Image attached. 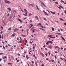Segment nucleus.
<instances>
[{
    "label": "nucleus",
    "mask_w": 66,
    "mask_h": 66,
    "mask_svg": "<svg viewBox=\"0 0 66 66\" xmlns=\"http://www.w3.org/2000/svg\"><path fill=\"white\" fill-rule=\"evenodd\" d=\"M4 2L5 3H8V4H10L11 3V2L7 0H4Z\"/></svg>",
    "instance_id": "1"
},
{
    "label": "nucleus",
    "mask_w": 66,
    "mask_h": 66,
    "mask_svg": "<svg viewBox=\"0 0 66 66\" xmlns=\"http://www.w3.org/2000/svg\"><path fill=\"white\" fill-rule=\"evenodd\" d=\"M28 4L29 6H31L32 7H34V5L33 4H32L30 3H28Z\"/></svg>",
    "instance_id": "2"
},
{
    "label": "nucleus",
    "mask_w": 66,
    "mask_h": 66,
    "mask_svg": "<svg viewBox=\"0 0 66 66\" xmlns=\"http://www.w3.org/2000/svg\"><path fill=\"white\" fill-rule=\"evenodd\" d=\"M43 12L44 13L45 15H47V16H49V15H48V14L47 13H46V12L45 11H44V10L43 11Z\"/></svg>",
    "instance_id": "3"
},
{
    "label": "nucleus",
    "mask_w": 66,
    "mask_h": 66,
    "mask_svg": "<svg viewBox=\"0 0 66 66\" xmlns=\"http://www.w3.org/2000/svg\"><path fill=\"white\" fill-rule=\"evenodd\" d=\"M54 48L55 49H56V48H58V49H60V47H59L58 46H54Z\"/></svg>",
    "instance_id": "4"
},
{
    "label": "nucleus",
    "mask_w": 66,
    "mask_h": 66,
    "mask_svg": "<svg viewBox=\"0 0 66 66\" xmlns=\"http://www.w3.org/2000/svg\"><path fill=\"white\" fill-rule=\"evenodd\" d=\"M24 10L26 12V15H28L27 14V13H28V11H27V10H26V9H24Z\"/></svg>",
    "instance_id": "5"
},
{
    "label": "nucleus",
    "mask_w": 66,
    "mask_h": 66,
    "mask_svg": "<svg viewBox=\"0 0 66 66\" xmlns=\"http://www.w3.org/2000/svg\"><path fill=\"white\" fill-rule=\"evenodd\" d=\"M53 36V35H49L47 36V37H52Z\"/></svg>",
    "instance_id": "6"
},
{
    "label": "nucleus",
    "mask_w": 66,
    "mask_h": 66,
    "mask_svg": "<svg viewBox=\"0 0 66 66\" xmlns=\"http://www.w3.org/2000/svg\"><path fill=\"white\" fill-rule=\"evenodd\" d=\"M41 4H42V5H44V6H45V7H46V6L45 5V4H44V3H43V2H42Z\"/></svg>",
    "instance_id": "7"
},
{
    "label": "nucleus",
    "mask_w": 66,
    "mask_h": 66,
    "mask_svg": "<svg viewBox=\"0 0 66 66\" xmlns=\"http://www.w3.org/2000/svg\"><path fill=\"white\" fill-rule=\"evenodd\" d=\"M48 47L49 48H50V49H52V47L51 46H48Z\"/></svg>",
    "instance_id": "8"
},
{
    "label": "nucleus",
    "mask_w": 66,
    "mask_h": 66,
    "mask_svg": "<svg viewBox=\"0 0 66 66\" xmlns=\"http://www.w3.org/2000/svg\"><path fill=\"white\" fill-rule=\"evenodd\" d=\"M35 18L36 19H37V20H38V16H36Z\"/></svg>",
    "instance_id": "9"
},
{
    "label": "nucleus",
    "mask_w": 66,
    "mask_h": 66,
    "mask_svg": "<svg viewBox=\"0 0 66 66\" xmlns=\"http://www.w3.org/2000/svg\"><path fill=\"white\" fill-rule=\"evenodd\" d=\"M51 13H52V14H55V12H53L52 11H50Z\"/></svg>",
    "instance_id": "10"
},
{
    "label": "nucleus",
    "mask_w": 66,
    "mask_h": 66,
    "mask_svg": "<svg viewBox=\"0 0 66 66\" xmlns=\"http://www.w3.org/2000/svg\"><path fill=\"white\" fill-rule=\"evenodd\" d=\"M61 37L62 38V40H63L64 41H65V39L64 38H63L62 36H61Z\"/></svg>",
    "instance_id": "11"
},
{
    "label": "nucleus",
    "mask_w": 66,
    "mask_h": 66,
    "mask_svg": "<svg viewBox=\"0 0 66 66\" xmlns=\"http://www.w3.org/2000/svg\"><path fill=\"white\" fill-rule=\"evenodd\" d=\"M7 9H8L9 10V12H11V9L10 8H8Z\"/></svg>",
    "instance_id": "12"
},
{
    "label": "nucleus",
    "mask_w": 66,
    "mask_h": 66,
    "mask_svg": "<svg viewBox=\"0 0 66 66\" xmlns=\"http://www.w3.org/2000/svg\"><path fill=\"white\" fill-rule=\"evenodd\" d=\"M7 57L6 56H4L2 58L3 59H6Z\"/></svg>",
    "instance_id": "13"
},
{
    "label": "nucleus",
    "mask_w": 66,
    "mask_h": 66,
    "mask_svg": "<svg viewBox=\"0 0 66 66\" xmlns=\"http://www.w3.org/2000/svg\"><path fill=\"white\" fill-rule=\"evenodd\" d=\"M21 35L23 37H26V35H24L23 34H22Z\"/></svg>",
    "instance_id": "14"
},
{
    "label": "nucleus",
    "mask_w": 66,
    "mask_h": 66,
    "mask_svg": "<svg viewBox=\"0 0 66 66\" xmlns=\"http://www.w3.org/2000/svg\"><path fill=\"white\" fill-rule=\"evenodd\" d=\"M30 25H31V26L30 27V28H32V27L33 26V24H30Z\"/></svg>",
    "instance_id": "15"
},
{
    "label": "nucleus",
    "mask_w": 66,
    "mask_h": 66,
    "mask_svg": "<svg viewBox=\"0 0 66 66\" xmlns=\"http://www.w3.org/2000/svg\"><path fill=\"white\" fill-rule=\"evenodd\" d=\"M40 54H41L42 55L43 57H44V55L43 53H40Z\"/></svg>",
    "instance_id": "16"
},
{
    "label": "nucleus",
    "mask_w": 66,
    "mask_h": 66,
    "mask_svg": "<svg viewBox=\"0 0 66 66\" xmlns=\"http://www.w3.org/2000/svg\"><path fill=\"white\" fill-rule=\"evenodd\" d=\"M18 20H19V21H20V22L21 23L22 22V21H21V20H20V19H19V18H18Z\"/></svg>",
    "instance_id": "17"
},
{
    "label": "nucleus",
    "mask_w": 66,
    "mask_h": 66,
    "mask_svg": "<svg viewBox=\"0 0 66 66\" xmlns=\"http://www.w3.org/2000/svg\"><path fill=\"white\" fill-rule=\"evenodd\" d=\"M49 41H48L46 43V44L47 45H49Z\"/></svg>",
    "instance_id": "18"
},
{
    "label": "nucleus",
    "mask_w": 66,
    "mask_h": 66,
    "mask_svg": "<svg viewBox=\"0 0 66 66\" xmlns=\"http://www.w3.org/2000/svg\"><path fill=\"white\" fill-rule=\"evenodd\" d=\"M49 43L51 44H53V42L51 41H49Z\"/></svg>",
    "instance_id": "19"
},
{
    "label": "nucleus",
    "mask_w": 66,
    "mask_h": 66,
    "mask_svg": "<svg viewBox=\"0 0 66 66\" xmlns=\"http://www.w3.org/2000/svg\"><path fill=\"white\" fill-rule=\"evenodd\" d=\"M17 29L15 28V29H14V30L13 32H15V31H17Z\"/></svg>",
    "instance_id": "20"
},
{
    "label": "nucleus",
    "mask_w": 66,
    "mask_h": 66,
    "mask_svg": "<svg viewBox=\"0 0 66 66\" xmlns=\"http://www.w3.org/2000/svg\"><path fill=\"white\" fill-rule=\"evenodd\" d=\"M41 25H42L41 23H40L38 24L37 25V26H40Z\"/></svg>",
    "instance_id": "21"
},
{
    "label": "nucleus",
    "mask_w": 66,
    "mask_h": 66,
    "mask_svg": "<svg viewBox=\"0 0 66 66\" xmlns=\"http://www.w3.org/2000/svg\"><path fill=\"white\" fill-rule=\"evenodd\" d=\"M35 29H34L33 30H32V32L33 33H35V31H34V30H35Z\"/></svg>",
    "instance_id": "22"
},
{
    "label": "nucleus",
    "mask_w": 66,
    "mask_h": 66,
    "mask_svg": "<svg viewBox=\"0 0 66 66\" xmlns=\"http://www.w3.org/2000/svg\"><path fill=\"white\" fill-rule=\"evenodd\" d=\"M52 31H54V28H53L52 27Z\"/></svg>",
    "instance_id": "23"
},
{
    "label": "nucleus",
    "mask_w": 66,
    "mask_h": 66,
    "mask_svg": "<svg viewBox=\"0 0 66 66\" xmlns=\"http://www.w3.org/2000/svg\"><path fill=\"white\" fill-rule=\"evenodd\" d=\"M35 64H36V66H37V62H36V61L35 62Z\"/></svg>",
    "instance_id": "24"
},
{
    "label": "nucleus",
    "mask_w": 66,
    "mask_h": 66,
    "mask_svg": "<svg viewBox=\"0 0 66 66\" xmlns=\"http://www.w3.org/2000/svg\"><path fill=\"white\" fill-rule=\"evenodd\" d=\"M56 34H58V35H61L62 34H60V33H56Z\"/></svg>",
    "instance_id": "25"
},
{
    "label": "nucleus",
    "mask_w": 66,
    "mask_h": 66,
    "mask_svg": "<svg viewBox=\"0 0 66 66\" xmlns=\"http://www.w3.org/2000/svg\"><path fill=\"white\" fill-rule=\"evenodd\" d=\"M11 28H10L8 29V30H9V31H10V30H11Z\"/></svg>",
    "instance_id": "26"
},
{
    "label": "nucleus",
    "mask_w": 66,
    "mask_h": 66,
    "mask_svg": "<svg viewBox=\"0 0 66 66\" xmlns=\"http://www.w3.org/2000/svg\"><path fill=\"white\" fill-rule=\"evenodd\" d=\"M20 9L21 10V12H22L23 13H24V12L23 11V10H22V9L20 8Z\"/></svg>",
    "instance_id": "27"
},
{
    "label": "nucleus",
    "mask_w": 66,
    "mask_h": 66,
    "mask_svg": "<svg viewBox=\"0 0 66 66\" xmlns=\"http://www.w3.org/2000/svg\"><path fill=\"white\" fill-rule=\"evenodd\" d=\"M59 6H60V7H61V8H62V9H63V7L61 6V5H59Z\"/></svg>",
    "instance_id": "28"
},
{
    "label": "nucleus",
    "mask_w": 66,
    "mask_h": 66,
    "mask_svg": "<svg viewBox=\"0 0 66 66\" xmlns=\"http://www.w3.org/2000/svg\"><path fill=\"white\" fill-rule=\"evenodd\" d=\"M61 1L62 2V3H64V1H63V0H61Z\"/></svg>",
    "instance_id": "29"
},
{
    "label": "nucleus",
    "mask_w": 66,
    "mask_h": 66,
    "mask_svg": "<svg viewBox=\"0 0 66 66\" xmlns=\"http://www.w3.org/2000/svg\"><path fill=\"white\" fill-rule=\"evenodd\" d=\"M23 15H24V16H28V15H26L24 13H23Z\"/></svg>",
    "instance_id": "30"
},
{
    "label": "nucleus",
    "mask_w": 66,
    "mask_h": 66,
    "mask_svg": "<svg viewBox=\"0 0 66 66\" xmlns=\"http://www.w3.org/2000/svg\"><path fill=\"white\" fill-rule=\"evenodd\" d=\"M3 47L4 49H5V47H4V45L3 46Z\"/></svg>",
    "instance_id": "31"
},
{
    "label": "nucleus",
    "mask_w": 66,
    "mask_h": 66,
    "mask_svg": "<svg viewBox=\"0 0 66 66\" xmlns=\"http://www.w3.org/2000/svg\"><path fill=\"white\" fill-rule=\"evenodd\" d=\"M15 34H13L12 35V36L13 37H14V36H15Z\"/></svg>",
    "instance_id": "32"
},
{
    "label": "nucleus",
    "mask_w": 66,
    "mask_h": 66,
    "mask_svg": "<svg viewBox=\"0 0 66 66\" xmlns=\"http://www.w3.org/2000/svg\"><path fill=\"white\" fill-rule=\"evenodd\" d=\"M36 6L37 7V9H38V10H39V9L38 8V6H37V5H36Z\"/></svg>",
    "instance_id": "33"
},
{
    "label": "nucleus",
    "mask_w": 66,
    "mask_h": 66,
    "mask_svg": "<svg viewBox=\"0 0 66 66\" xmlns=\"http://www.w3.org/2000/svg\"><path fill=\"white\" fill-rule=\"evenodd\" d=\"M50 38H55V37H50Z\"/></svg>",
    "instance_id": "34"
},
{
    "label": "nucleus",
    "mask_w": 66,
    "mask_h": 66,
    "mask_svg": "<svg viewBox=\"0 0 66 66\" xmlns=\"http://www.w3.org/2000/svg\"><path fill=\"white\" fill-rule=\"evenodd\" d=\"M40 27H41V28H44V26H40Z\"/></svg>",
    "instance_id": "35"
},
{
    "label": "nucleus",
    "mask_w": 66,
    "mask_h": 66,
    "mask_svg": "<svg viewBox=\"0 0 66 66\" xmlns=\"http://www.w3.org/2000/svg\"><path fill=\"white\" fill-rule=\"evenodd\" d=\"M43 19H44V20H46V19L45 18H43Z\"/></svg>",
    "instance_id": "36"
},
{
    "label": "nucleus",
    "mask_w": 66,
    "mask_h": 66,
    "mask_svg": "<svg viewBox=\"0 0 66 66\" xmlns=\"http://www.w3.org/2000/svg\"><path fill=\"white\" fill-rule=\"evenodd\" d=\"M60 20H62V21H64V20L63 19H62L61 18H60Z\"/></svg>",
    "instance_id": "37"
},
{
    "label": "nucleus",
    "mask_w": 66,
    "mask_h": 66,
    "mask_svg": "<svg viewBox=\"0 0 66 66\" xmlns=\"http://www.w3.org/2000/svg\"><path fill=\"white\" fill-rule=\"evenodd\" d=\"M46 60H47V61H48V60H49V59L48 58H47L46 59Z\"/></svg>",
    "instance_id": "38"
},
{
    "label": "nucleus",
    "mask_w": 66,
    "mask_h": 66,
    "mask_svg": "<svg viewBox=\"0 0 66 66\" xmlns=\"http://www.w3.org/2000/svg\"><path fill=\"white\" fill-rule=\"evenodd\" d=\"M2 39H3V35H2Z\"/></svg>",
    "instance_id": "39"
},
{
    "label": "nucleus",
    "mask_w": 66,
    "mask_h": 66,
    "mask_svg": "<svg viewBox=\"0 0 66 66\" xmlns=\"http://www.w3.org/2000/svg\"><path fill=\"white\" fill-rule=\"evenodd\" d=\"M55 3V4H58V2H56Z\"/></svg>",
    "instance_id": "40"
},
{
    "label": "nucleus",
    "mask_w": 66,
    "mask_h": 66,
    "mask_svg": "<svg viewBox=\"0 0 66 66\" xmlns=\"http://www.w3.org/2000/svg\"><path fill=\"white\" fill-rule=\"evenodd\" d=\"M3 29V27H1V30H2V29Z\"/></svg>",
    "instance_id": "41"
},
{
    "label": "nucleus",
    "mask_w": 66,
    "mask_h": 66,
    "mask_svg": "<svg viewBox=\"0 0 66 66\" xmlns=\"http://www.w3.org/2000/svg\"><path fill=\"white\" fill-rule=\"evenodd\" d=\"M51 61L52 62H54V60L52 59Z\"/></svg>",
    "instance_id": "42"
},
{
    "label": "nucleus",
    "mask_w": 66,
    "mask_h": 66,
    "mask_svg": "<svg viewBox=\"0 0 66 66\" xmlns=\"http://www.w3.org/2000/svg\"><path fill=\"white\" fill-rule=\"evenodd\" d=\"M5 62H6V60H5V59L4 61V63H5Z\"/></svg>",
    "instance_id": "43"
},
{
    "label": "nucleus",
    "mask_w": 66,
    "mask_h": 66,
    "mask_svg": "<svg viewBox=\"0 0 66 66\" xmlns=\"http://www.w3.org/2000/svg\"><path fill=\"white\" fill-rule=\"evenodd\" d=\"M54 57H55V59H56V57H56V55H55L54 56Z\"/></svg>",
    "instance_id": "44"
},
{
    "label": "nucleus",
    "mask_w": 66,
    "mask_h": 66,
    "mask_svg": "<svg viewBox=\"0 0 66 66\" xmlns=\"http://www.w3.org/2000/svg\"><path fill=\"white\" fill-rule=\"evenodd\" d=\"M58 7L59 9H60V10H61V8L60 7H59V6H57Z\"/></svg>",
    "instance_id": "45"
},
{
    "label": "nucleus",
    "mask_w": 66,
    "mask_h": 66,
    "mask_svg": "<svg viewBox=\"0 0 66 66\" xmlns=\"http://www.w3.org/2000/svg\"><path fill=\"white\" fill-rule=\"evenodd\" d=\"M33 57H35V55L34 54L33 55Z\"/></svg>",
    "instance_id": "46"
},
{
    "label": "nucleus",
    "mask_w": 66,
    "mask_h": 66,
    "mask_svg": "<svg viewBox=\"0 0 66 66\" xmlns=\"http://www.w3.org/2000/svg\"><path fill=\"white\" fill-rule=\"evenodd\" d=\"M64 26H66V22H65L64 23Z\"/></svg>",
    "instance_id": "47"
},
{
    "label": "nucleus",
    "mask_w": 66,
    "mask_h": 66,
    "mask_svg": "<svg viewBox=\"0 0 66 66\" xmlns=\"http://www.w3.org/2000/svg\"><path fill=\"white\" fill-rule=\"evenodd\" d=\"M19 60H17L16 61V63H18V62H19Z\"/></svg>",
    "instance_id": "48"
},
{
    "label": "nucleus",
    "mask_w": 66,
    "mask_h": 66,
    "mask_svg": "<svg viewBox=\"0 0 66 66\" xmlns=\"http://www.w3.org/2000/svg\"><path fill=\"white\" fill-rule=\"evenodd\" d=\"M32 15V14L31 13H29V15L30 16H31V15Z\"/></svg>",
    "instance_id": "49"
},
{
    "label": "nucleus",
    "mask_w": 66,
    "mask_h": 66,
    "mask_svg": "<svg viewBox=\"0 0 66 66\" xmlns=\"http://www.w3.org/2000/svg\"><path fill=\"white\" fill-rule=\"evenodd\" d=\"M47 11L48 12V13H50V14L51 13H50V12L49 11H48V10H47Z\"/></svg>",
    "instance_id": "50"
},
{
    "label": "nucleus",
    "mask_w": 66,
    "mask_h": 66,
    "mask_svg": "<svg viewBox=\"0 0 66 66\" xmlns=\"http://www.w3.org/2000/svg\"><path fill=\"white\" fill-rule=\"evenodd\" d=\"M11 64V63H8V65H10V64Z\"/></svg>",
    "instance_id": "51"
},
{
    "label": "nucleus",
    "mask_w": 66,
    "mask_h": 66,
    "mask_svg": "<svg viewBox=\"0 0 66 66\" xmlns=\"http://www.w3.org/2000/svg\"><path fill=\"white\" fill-rule=\"evenodd\" d=\"M28 55H27L26 56V58H27V57H28Z\"/></svg>",
    "instance_id": "52"
},
{
    "label": "nucleus",
    "mask_w": 66,
    "mask_h": 66,
    "mask_svg": "<svg viewBox=\"0 0 66 66\" xmlns=\"http://www.w3.org/2000/svg\"><path fill=\"white\" fill-rule=\"evenodd\" d=\"M60 59H61V60H63V58H62L61 57H60Z\"/></svg>",
    "instance_id": "53"
},
{
    "label": "nucleus",
    "mask_w": 66,
    "mask_h": 66,
    "mask_svg": "<svg viewBox=\"0 0 66 66\" xmlns=\"http://www.w3.org/2000/svg\"><path fill=\"white\" fill-rule=\"evenodd\" d=\"M18 55H19V56H20V54L18 53Z\"/></svg>",
    "instance_id": "54"
},
{
    "label": "nucleus",
    "mask_w": 66,
    "mask_h": 66,
    "mask_svg": "<svg viewBox=\"0 0 66 66\" xmlns=\"http://www.w3.org/2000/svg\"><path fill=\"white\" fill-rule=\"evenodd\" d=\"M19 38H17V40H19Z\"/></svg>",
    "instance_id": "55"
},
{
    "label": "nucleus",
    "mask_w": 66,
    "mask_h": 66,
    "mask_svg": "<svg viewBox=\"0 0 66 66\" xmlns=\"http://www.w3.org/2000/svg\"><path fill=\"white\" fill-rule=\"evenodd\" d=\"M60 49L61 50H63V48L62 47H61Z\"/></svg>",
    "instance_id": "56"
},
{
    "label": "nucleus",
    "mask_w": 66,
    "mask_h": 66,
    "mask_svg": "<svg viewBox=\"0 0 66 66\" xmlns=\"http://www.w3.org/2000/svg\"><path fill=\"white\" fill-rule=\"evenodd\" d=\"M20 38L21 40H22V39H21V37H20Z\"/></svg>",
    "instance_id": "57"
},
{
    "label": "nucleus",
    "mask_w": 66,
    "mask_h": 66,
    "mask_svg": "<svg viewBox=\"0 0 66 66\" xmlns=\"http://www.w3.org/2000/svg\"><path fill=\"white\" fill-rule=\"evenodd\" d=\"M1 54H3V53H0V55H1Z\"/></svg>",
    "instance_id": "58"
},
{
    "label": "nucleus",
    "mask_w": 66,
    "mask_h": 66,
    "mask_svg": "<svg viewBox=\"0 0 66 66\" xmlns=\"http://www.w3.org/2000/svg\"><path fill=\"white\" fill-rule=\"evenodd\" d=\"M41 66H45V65H44V64H42V65H41Z\"/></svg>",
    "instance_id": "59"
},
{
    "label": "nucleus",
    "mask_w": 66,
    "mask_h": 66,
    "mask_svg": "<svg viewBox=\"0 0 66 66\" xmlns=\"http://www.w3.org/2000/svg\"><path fill=\"white\" fill-rule=\"evenodd\" d=\"M2 33H3V32H2V31H1V34H2Z\"/></svg>",
    "instance_id": "60"
},
{
    "label": "nucleus",
    "mask_w": 66,
    "mask_h": 66,
    "mask_svg": "<svg viewBox=\"0 0 66 66\" xmlns=\"http://www.w3.org/2000/svg\"><path fill=\"white\" fill-rule=\"evenodd\" d=\"M10 15V13H8V14L7 15V16H9Z\"/></svg>",
    "instance_id": "61"
},
{
    "label": "nucleus",
    "mask_w": 66,
    "mask_h": 66,
    "mask_svg": "<svg viewBox=\"0 0 66 66\" xmlns=\"http://www.w3.org/2000/svg\"><path fill=\"white\" fill-rule=\"evenodd\" d=\"M25 43H27V40H25Z\"/></svg>",
    "instance_id": "62"
},
{
    "label": "nucleus",
    "mask_w": 66,
    "mask_h": 66,
    "mask_svg": "<svg viewBox=\"0 0 66 66\" xmlns=\"http://www.w3.org/2000/svg\"><path fill=\"white\" fill-rule=\"evenodd\" d=\"M55 52L56 53H57V52L56 51H55Z\"/></svg>",
    "instance_id": "63"
},
{
    "label": "nucleus",
    "mask_w": 66,
    "mask_h": 66,
    "mask_svg": "<svg viewBox=\"0 0 66 66\" xmlns=\"http://www.w3.org/2000/svg\"><path fill=\"white\" fill-rule=\"evenodd\" d=\"M64 13H65V14H66V10H65V12H64Z\"/></svg>",
    "instance_id": "64"
}]
</instances>
